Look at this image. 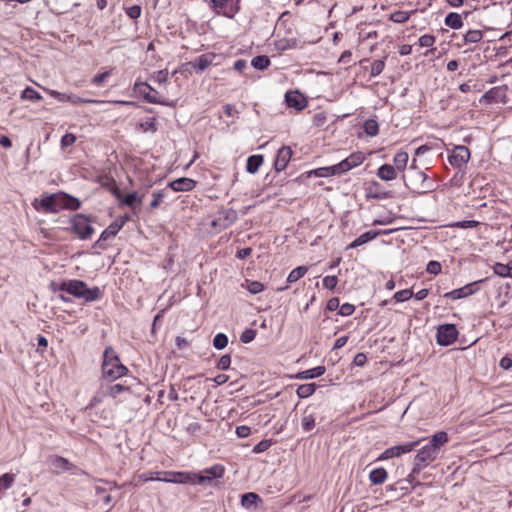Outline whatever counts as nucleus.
I'll return each instance as SVG.
<instances>
[{
    "label": "nucleus",
    "instance_id": "obj_1",
    "mask_svg": "<svg viewBox=\"0 0 512 512\" xmlns=\"http://www.w3.org/2000/svg\"><path fill=\"white\" fill-rule=\"evenodd\" d=\"M448 441V434L445 431H438L432 436L426 445L417 451V454L414 457V465L412 471L408 475V480L410 482H412V478L416 474H419L422 469L437 459L441 447L444 446Z\"/></svg>",
    "mask_w": 512,
    "mask_h": 512
},
{
    "label": "nucleus",
    "instance_id": "obj_2",
    "mask_svg": "<svg viewBox=\"0 0 512 512\" xmlns=\"http://www.w3.org/2000/svg\"><path fill=\"white\" fill-rule=\"evenodd\" d=\"M50 286L53 291L67 292L74 297L84 299L85 302L97 301L103 296V292L99 287L89 288L82 280H68L60 284L52 282Z\"/></svg>",
    "mask_w": 512,
    "mask_h": 512
},
{
    "label": "nucleus",
    "instance_id": "obj_3",
    "mask_svg": "<svg viewBox=\"0 0 512 512\" xmlns=\"http://www.w3.org/2000/svg\"><path fill=\"white\" fill-rule=\"evenodd\" d=\"M128 373V368L123 365L112 348L107 347L103 355L102 377L109 381H115Z\"/></svg>",
    "mask_w": 512,
    "mask_h": 512
},
{
    "label": "nucleus",
    "instance_id": "obj_4",
    "mask_svg": "<svg viewBox=\"0 0 512 512\" xmlns=\"http://www.w3.org/2000/svg\"><path fill=\"white\" fill-rule=\"evenodd\" d=\"M402 179L407 188L417 193H425L432 188V181L422 170L408 171Z\"/></svg>",
    "mask_w": 512,
    "mask_h": 512
},
{
    "label": "nucleus",
    "instance_id": "obj_5",
    "mask_svg": "<svg viewBox=\"0 0 512 512\" xmlns=\"http://www.w3.org/2000/svg\"><path fill=\"white\" fill-rule=\"evenodd\" d=\"M73 232L82 240L90 239L94 233V228L90 224V219L81 213L74 215L71 219Z\"/></svg>",
    "mask_w": 512,
    "mask_h": 512
},
{
    "label": "nucleus",
    "instance_id": "obj_6",
    "mask_svg": "<svg viewBox=\"0 0 512 512\" xmlns=\"http://www.w3.org/2000/svg\"><path fill=\"white\" fill-rule=\"evenodd\" d=\"M61 192L42 197L39 201L35 200L33 206L38 211L45 213H57L61 210Z\"/></svg>",
    "mask_w": 512,
    "mask_h": 512
},
{
    "label": "nucleus",
    "instance_id": "obj_7",
    "mask_svg": "<svg viewBox=\"0 0 512 512\" xmlns=\"http://www.w3.org/2000/svg\"><path fill=\"white\" fill-rule=\"evenodd\" d=\"M423 440L424 439L421 438L416 441L407 442V443H404L401 445L389 447L380 454V456L377 458V460H387V459H390L393 457H399L402 454L409 453V452L413 451L417 446H419Z\"/></svg>",
    "mask_w": 512,
    "mask_h": 512
},
{
    "label": "nucleus",
    "instance_id": "obj_8",
    "mask_svg": "<svg viewBox=\"0 0 512 512\" xmlns=\"http://www.w3.org/2000/svg\"><path fill=\"white\" fill-rule=\"evenodd\" d=\"M458 336V331L454 324H443L437 329L436 341L440 346H449L453 344Z\"/></svg>",
    "mask_w": 512,
    "mask_h": 512
},
{
    "label": "nucleus",
    "instance_id": "obj_9",
    "mask_svg": "<svg viewBox=\"0 0 512 512\" xmlns=\"http://www.w3.org/2000/svg\"><path fill=\"white\" fill-rule=\"evenodd\" d=\"M240 0H211L212 6L218 14L233 17L239 11Z\"/></svg>",
    "mask_w": 512,
    "mask_h": 512
},
{
    "label": "nucleus",
    "instance_id": "obj_10",
    "mask_svg": "<svg viewBox=\"0 0 512 512\" xmlns=\"http://www.w3.org/2000/svg\"><path fill=\"white\" fill-rule=\"evenodd\" d=\"M470 156V150L466 146L458 145L454 147L448 160L453 167L461 169L469 161Z\"/></svg>",
    "mask_w": 512,
    "mask_h": 512
},
{
    "label": "nucleus",
    "instance_id": "obj_11",
    "mask_svg": "<svg viewBox=\"0 0 512 512\" xmlns=\"http://www.w3.org/2000/svg\"><path fill=\"white\" fill-rule=\"evenodd\" d=\"M237 219V213L233 209H223L217 213V216L212 220L211 226L219 228L220 230L231 226Z\"/></svg>",
    "mask_w": 512,
    "mask_h": 512
},
{
    "label": "nucleus",
    "instance_id": "obj_12",
    "mask_svg": "<svg viewBox=\"0 0 512 512\" xmlns=\"http://www.w3.org/2000/svg\"><path fill=\"white\" fill-rule=\"evenodd\" d=\"M480 282L481 281H475V282L469 283L461 288L454 289L450 292H447L443 296L445 298L452 299V300L466 298V297L474 294L479 289L478 284Z\"/></svg>",
    "mask_w": 512,
    "mask_h": 512
},
{
    "label": "nucleus",
    "instance_id": "obj_13",
    "mask_svg": "<svg viewBox=\"0 0 512 512\" xmlns=\"http://www.w3.org/2000/svg\"><path fill=\"white\" fill-rule=\"evenodd\" d=\"M216 58H217V55L215 53L208 52V53L198 56L193 61L187 62L186 65L194 68L198 73H202L210 65L213 64V62Z\"/></svg>",
    "mask_w": 512,
    "mask_h": 512
},
{
    "label": "nucleus",
    "instance_id": "obj_14",
    "mask_svg": "<svg viewBox=\"0 0 512 512\" xmlns=\"http://www.w3.org/2000/svg\"><path fill=\"white\" fill-rule=\"evenodd\" d=\"M506 86H497L487 91L480 99V102L484 101L487 104L491 103H506Z\"/></svg>",
    "mask_w": 512,
    "mask_h": 512
},
{
    "label": "nucleus",
    "instance_id": "obj_15",
    "mask_svg": "<svg viewBox=\"0 0 512 512\" xmlns=\"http://www.w3.org/2000/svg\"><path fill=\"white\" fill-rule=\"evenodd\" d=\"M123 222L114 221L112 222L100 235L99 239L95 242L94 246L100 249H105L103 244L104 241L115 237L118 232L122 229Z\"/></svg>",
    "mask_w": 512,
    "mask_h": 512
},
{
    "label": "nucleus",
    "instance_id": "obj_16",
    "mask_svg": "<svg viewBox=\"0 0 512 512\" xmlns=\"http://www.w3.org/2000/svg\"><path fill=\"white\" fill-rule=\"evenodd\" d=\"M147 90L142 91L144 99L151 104H159L163 106L173 107L175 104L173 101H168L158 95V92L147 83L142 84Z\"/></svg>",
    "mask_w": 512,
    "mask_h": 512
},
{
    "label": "nucleus",
    "instance_id": "obj_17",
    "mask_svg": "<svg viewBox=\"0 0 512 512\" xmlns=\"http://www.w3.org/2000/svg\"><path fill=\"white\" fill-rule=\"evenodd\" d=\"M292 154H293L292 149L289 146H282L278 150L276 159L274 162V168L277 172H281L287 167V165L292 157Z\"/></svg>",
    "mask_w": 512,
    "mask_h": 512
},
{
    "label": "nucleus",
    "instance_id": "obj_18",
    "mask_svg": "<svg viewBox=\"0 0 512 512\" xmlns=\"http://www.w3.org/2000/svg\"><path fill=\"white\" fill-rule=\"evenodd\" d=\"M195 186H196L195 180H193L191 178H187V177H182V178H178L174 181H171L168 184L167 188H170L176 192H188V191L193 190Z\"/></svg>",
    "mask_w": 512,
    "mask_h": 512
},
{
    "label": "nucleus",
    "instance_id": "obj_19",
    "mask_svg": "<svg viewBox=\"0 0 512 512\" xmlns=\"http://www.w3.org/2000/svg\"><path fill=\"white\" fill-rule=\"evenodd\" d=\"M172 478L161 479L168 483L195 485V472H171Z\"/></svg>",
    "mask_w": 512,
    "mask_h": 512
},
{
    "label": "nucleus",
    "instance_id": "obj_20",
    "mask_svg": "<svg viewBox=\"0 0 512 512\" xmlns=\"http://www.w3.org/2000/svg\"><path fill=\"white\" fill-rule=\"evenodd\" d=\"M285 101L288 107L295 108L298 111L303 110L307 105L306 99L298 92H287Z\"/></svg>",
    "mask_w": 512,
    "mask_h": 512
},
{
    "label": "nucleus",
    "instance_id": "obj_21",
    "mask_svg": "<svg viewBox=\"0 0 512 512\" xmlns=\"http://www.w3.org/2000/svg\"><path fill=\"white\" fill-rule=\"evenodd\" d=\"M50 465L57 474L71 470L74 465L66 458L54 456L50 459Z\"/></svg>",
    "mask_w": 512,
    "mask_h": 512
},
{
    "label": "nucleus",
    "instance_id": "obj_22",
    "mask_svg": "<svg viewBox=\"0 0 512 512\" xmlns=\"http://www.w3.org/2000/svg\"><path fill=\"white\" fill-rule=\"evenodd\" d=\"M61 210L69 209V210H77L81 207V201L67 193L61 192Z\"/></svg>",
    "mask_w": 512,
    "mask_h": 512
},
{
    "label": "nucleus",
    "instance_id": "obj_23",
    "mask_svg": "<svg viewBox=\"0 0 512 512\" xmlns=\"http://www.w3.org/2000/svg\"><path fill=\"white\" fill-rule=\"evenodd\" d=\"M144 195L140 196L137 192L133 191L128 193L125 197H121L120 204L126 205L133 210L136 209L138 205H140L143 202Z\"/></svg>",
    "mask_w": 512,
    "mask_h": 512
},
{
    "label": "nucleus",
    "instance_id": "obj_24",
    "mask_svg": "<svg viewBox=\"0 0 512 512\" xmlns=\"http://www.w3.org/2000/svg\"><path fill=\"white\" fill-rule=\"evenodd\" d=\"M377 176L384 181H391L396 179L397 170L390 164H383L377 170Z\"/></svg>",
    "mask_w": 512,
    "mask_h": 512
},
{
    "label": "nucleus",
    "instance_id": "obj_25",
    "mask_svg": "<svg viewBox=\"0 0 512 512\" xmlns=\"http://www.w3.org/2000/svg\"><path fill=\"white\" fill-rule=\"evenodd\" d=\"M409 155L406 151L399 150L393 157L394 168L399 172H404L407 167Z\"/></svg>",
    "mask_w": 512,
    "mask_h": 512
},
{
    "label": "nucleus",
    "instance_id": "obj_26",
    "mask_svg": "<svg viewBox=\"0 0 512 512\" xmlns=\"http://www.w3.org/2000/svg\"><path fill=\"white\" fill-rule=\"evenodd\" d=\"M388 477L387 471L382 468H374L369 473V480L373 485H381L383 484Z\"/></svg>",
    "mask_w": 512,
    "mask_h": 512
},
{
    "label": "nucleus",
    "instance_id": "obj_27",
    "mask_svg": "<svg viewBox=\"0 0 512 512\" xmlns=\"http://www.w3.org/2000/svg\"><path fill=\"white\" fill-rule=\"evenodd\" d=\"M326 369L324 366H317L312 369L298 372L295 376L296 379H314L322 376Z\"/></svg>",
    "mask_w": 512,
    "mask_h": 512
},
{
    "label": "nucleus",
    "instance_id": "obj_28",
    "mask_svg": "<svg viewBox=\"0 0 512 512\" xmlns=\"http://www.w3.org/2000/svg\"><path fill=\"white\" fill-rule=\"evenodd\" d=\"M200 473L204 474L205 476H209L211 479L216 481L224 476L225 467L221 464H215L209 468H205L204 470L200 471Z\"/></svg>",
    "mask_w": 512,
    "mask_h": 512
},
{
    "label": "nucleus",
    "instance_id": "obj_29",
    "mask_svg": "<svg viewBox=\"0 0 512 512\" xmlns=\"http://www.w3.org/2000/svg\"><path fill=\"white\" fill-rule=\"evenodd\" d=\"M444 23L451 29H460L463 26L462 16L456 12H450L446 15Z\"/></svg>",
    "mask_w": 512,
    "mask_h": 512
},
{
    "label": "nucleus",
    "instance_id": "obj_30",
    "mask_svg": "<svg viewBox=\"0 0 512 512\" xmlns=\"http://www.w3.org/2000/svg\"><path fill=\"white\" fill-rule=\"evenodd\" d=\"M391 231L389 230H379V231H367L363 234H361L359 237L356 238L357 240V243H359V245H364L370 241H372L373 239H375L377 236L379 235H387L389 234Z\"/></svg>",
    "mask_w": 512,
    "mask_h": 512
},
{
    "label": "nucleus",
    "instance_id": "obj_31",
    "mask_svg": "<svg viewBox=\"0 0 512 512\" xmlns=\"http://www.w3.org/2000/svg\"><path fill=\"white\" fill-rule=\"evenodd\" d=\"M263 160L264 158L262 155L249 156L246 163L247 172L255 174L259 170V167L262 165Z\"/></svg>",
    "mask_w": 512,
    "mask_h": 512
},
{
    "label": "nucleus",
    "instance_id": "obj_32",
    "mask_svg": "<svg viewBox=\"0 0 512 512\" xmlns=\"http://www.w3.org/2000/svg\"><path fill=\"white\" fill-rule=\"evenodd\" d=\"M260 501V496L254 492H248L241 496V505L246 509L256 506Z\"/></svg>",
    "mask_w": 512,
    "mask_h": 512
},
{
    "label": "nucleus",
    "instance_id": "obj_33",
    "mask_svg": "<svg viewBox=\"0 0 512 512\" xmlns=\"http://www.w3.org/2000/svg\"><path fill=\"white\" fill-rule=\"evenodd\" d=\"M105 390H103V395H108L110 397L116 398L118 395L125 391H129V387L124 384H114L104 386Z\"/></svg>",
    "mask_w": 512,
    "mask_h": 512
},
{
    "label": "nucleus",
    "instance_id": "obj_34",
    "mask_svg": "<svg viewBox=\"0 0 512 512\" xmlns=\"http://www.w3.org/2000/svg\"><path fill=\"white\" fill-rule=\"evenodd\" d=\"M316 418L308 410H305L301 418V427L304 432H309L315 427Z\"/></svg>",
    "mask_w": 512,
    "mask_h": 512
},
{
    "label": "nucleus",
    "instance_id": "obj_35",
    "mask_svg": "<svg viewBox=\"0 0 512 512\" xmlns=\"http://www.w3.org/2000/svg\"><path fill=\"white\" fill-rule=\"evenodd\" d=\"M365 160V155L363 152H353L351 153L347 158H345V161L348 162L349 169H353L359 165H361Z\"/></svg>",
    "mask_w": 512,
    "mask_h": 512
},
{
    "label": "nucleus",
    "instance_id": "obj_36",
    "mask_svg": "<svg viewBox=\"0 0 512 512\" xmlns=\"http://www.w3.org/2000/svg\"><path fill=\"white\" fill-rule=\"evenodd\" d=\"M315 390H316V384L315 383H307V384L300 385L297 388L296 393H297V396L299 398L304 399V398H308L311 395H313Z\"/></svg>",
    "mask_w": 512,
    "mask_h": 512
},
{
    "label": "nucleus",
    "instance_id": "obj_37",
    "mask_svg": "<svg viewBox=\"0 0 512 512\" xmlns=\"http://www.w3.org/2000/svg\"><path fill=\"white\" fill-rule=\"evenodd\" d=\"M271 61L266 55H258L251 61V65L257 70H264L269 67Z\"/></svg>",
    "mask_w": 512,
    "mask_h": 512
},
{
    "label": "nucleus",
    "instance_id": "obj_38",
    "mask_svg": "<svg viewBox=\"0 0 512 512\" xmlns=\"http://www.w3.org/2000/svg\"><path fill=\"white\" fill-rule=\"evenodd\" d=\"M307 271H308L307 266L296 267L289 273V275L287 277V282L294 283V282L298 281L300 278H302L307 273Z\"/></svg>",
    "mask_w": 512,
    "mask_h": 512
},
{
    "label": "nucleus",
    "instance_id": "obj_39",
    "mask_svg": "<svg viewBox=\"0 0 512 512\" xmlns=\"http://www.w3.org/2000/svg\"><path fill=\"white\" fill-rule=\"evenodd\" d=\"M483 38V33L481 30H469L464 35V44H472L478 43Z\"/></svg>",
    "mask_w": 512,
    "mask_h": 512
},
{
    "label": "nucleus",
    "instance_id": "obj_40",
    "mask_svg": "<svg viewBox=\"0 0 512 512\" xmlns=\"http://www.w3.org/2000/svg\"><path fill=\"white\" fill-rule=\"evenodd\" d=\"M20 97L22 100H29L35 102L42 100V96L35 89L29 86L22 91Z\"/></svg>",
    "mask_w": 512,
    "mask_h": 512
},
{
    "label": "nucleus",
    "instance_id": "obj_41",
    "mask_svg": "<svg viewBox=\"0 0 512 512\" xmlns=\"http://www.w3.org/2000/svg\"><path fill=\"white\" fill-rule=\"evenodd\" d=\"M364 131L368 136H376L379 132L378 122L374 119H368L364 123Z\"/></svg>",
    "mask_w": 512,
    "mask_h": 512
},
{
    "label": "nucleus",
    "instance_id": "obj_42",
    "mask_svg": "<svg viewBox=\"0 0 512 512\" xmlns=\"http://www.w3.org/2000/svg\"><path fill=\"white\" fill-rule=\"evenodd\" d=\"M242 287H245L251 294H258L264 290L263 283L259 281L246 280Z\"/></svg>",
    "mask_w": 512,
    "mask_h": 512
},
{
    "label": "nucleus",
    "instance_id": "obj_43",
    "mask_svg": "<svg viewBox=\"0 0 512 512\" xmlns=\"http://www.w3.org/2000/svg\"><path fill=\"white\" fill-rule=\"evenodd\" d=\"M167 189L168 188L153 192V194H152L153 199L150 202L151 209H156L160 206V204L163 202L164 198L166 197Z\"/></svg>",
    "mask_w": 512,
    "mask_h": 512
},
{
    "label": "nucleus",
    "instance_id": "obj_44",
    "mask_svg": "<svg viewBox=\"0 0 512 512\" xmlns=\"http://www.w3.org/2000/svg\"><path fill=\"white\" fill-rule=\"evenodd\" d=\"M411 13L412 12L401 10L395 11L390 15L389 19L394 23H405L406 21L409 20Z\"/></svg>",
    "mask_w": 512,
    "mask_h": 512
},
{
    "label": "nucleus",
    "instance_id": "obj_45",
    "mask_svg": "<svg viewBox=\"0 0 512 512\" xmlns=\"http://www.w3.org/2000/svg\"><path fill=\"white\" fill-rule=\"evenodd\" d=\"M512 269V262L508 265L502 263H496L493 266L494 273L501 277H507L510 275V270Z\"/></svg>",
    "mask_w": 512,
    "mask_h": 512
},
{
    "label": "nucleus",
    "instance_id": "obj_46",
    "mask_svg": "<svg viewBox=\"0 0 512 512\" xmlns=\"http://www.w3.org/2000/svg\"><path fill=\"white\" fill-rule=\"evenodd\" d=\"M335 167L334 165L332 166H326V167H320V168H317L313 171L314 175L317 176V177H323V178H326V177H330V176H335L337 175L336 174V171H334Z\"/></svg>",
    "mask_w": 512,
    "mask_h": 512
},
{
    "label": "nucleus",
    "instance_id": "obj_47",
    "mask_svg": "<svg viewBox=\"0 0 512 512\" xmlns=\"http://www.w3.org/2000/svg\"><path fill=\"white\" fill-rule=\"evenodd\" d=\"M227 344H228V337L226 334L218 333L215 335V337L213 339L214 348H216L217 350H222L227 346Z\"/></svg>",
    "mask_w": 512,
    "mask_h": 512
},
{
    "label": "nucleus",
    "instance_id": "obj_48",
    "mask_svg": "<svg viewBox=\"0 0 512 512\" xmlns=\"http://www.w3.org/2000/svg\"><path fill=\"white\" fill-rule=\"evenodd\" d=\"M196 484H199V485H202V486H216L217 483L211 479V477L209 476H205L204 474L202 473H196L195 475V485Z\"/></svg>",
    "mask_w": 512,
    "mask_h": 512
},
{
    "label": "nucleus",
    "instance_id": "obj_49",
    "mask_svg": "<svg viewBox=\"0 0 512 512\" xmlns=\"http://www.w3.org/2000/svg\"><path fill=\"white\" fill-rule=\"evenodd\" d=\"M15 481V475L11 473H5L2 476H0V490L2 489H9L12 487L13 483Z\"/></svg>",
    "mask_w": 512,
    "mask_h": 512
},
{
    "label": "nucleus",
    "instance_id": "obj_50",
    "mask_svg": "<svg viewBox=\"0 0 512 512\" xmlns=\"http://www.w3.org/2000/svg\"><path fill=\"white\" fill-rule=\"evenodd\" d=\"M384 68H385V61L383 59L375 60L371 64L370 75L372 77H376L383 72Z\"/></svg>",
    "mask_w": 512,
    "mask_h": 512
},
{
    "label": "nucleus",
    "instance_id": "obj_51",
    "mask_svg": "<svg viewBox=\"0 0 512 512\" xmlns=\"http://www.w3.org/2000/svg\"><path fill=\"white\" fill-rule=\"evenodd\" d=\"M103 390H105L104 386L101 385L100 391H98L90 400L89 404L87 405L86 409H91L98 404H100L103 401V398L106 395H103Z\"/></svg>",
    "mask_w": 512,
    "mask_h": 512
},
{
    "label": "nucleus",
    "instance_id": "obj_52",
    "mask_svg": "<svg viewBox=\"0 0 512 512\" xmlns=\"http://www.w3.org/2000/svg\"><path fill=\"white\" fill-rule=\"evenodd\" d=\"M436 38L431 34H425L419 37L418 44L420 47H432L435 44Z\"/></svg>",
    "mask_w": 512,
    "mask_h": 512
},
{
    "label": "nucleus",
    "instance_id": "obj_53",
    "mask_svg": "<svg viewBox=\"0 0 512 512\" xmlns=\"http://www.w3.org/2000/svg\"><path fill=\"white\" fill-rule=\"evenodd\" d=\"M256 334L257 332L254 329H245L240 335V341L245 344L250 343L255 339Z\"/></svg>",
    "mask_w": 512,
    "mask_h": 512
},
{
    "label": "nucleus",
    "instance_id": "obj_54",
    "mask_svg": "<svg viewBox=\"0 0 512 512\" xmlns=\"http://www.w3.org/2000/svg\"><path fill=\"white\" fill-rule=\"evenodd\" d=\"M104 187H106L112 195L117 198L118 200L122 197L121 190L117 187L115 181L113 179L109 180L107 183L103 184Z\"/></svg>",
    "mask_w": 512,
    "mask_h": 512
},
{
    "label": "nucleus",
    "instance_id": "obj_55",
    "mask_svg": "<svg viewBox=\"0 0 512 512\" xmlns=\"http://www.w3.org/2000/svg\"><path fill=\"white\" fill-rule=\"evenodd\" d=\"M413 296V292L412 290L410 289H404V290H400V291H397L393 298L397 301V302H404L406 300H409L411 297Z\"/></svg>",
    "mask_w": 512,
    "mask_h": 512
},
{
    "label": "nucleus",
    "instance_id": "obj_56",
    "mask_svg": "<svg viewBox=\"0 0 512 512\" xmlns=\"http://www.w3.org/2000/svg\"><path fill=\"white\" fill-rule=\"evenodd\" d=\"M141 7L139 5H132L125 9L127 16L131 19H137L141 16Z\"/></svg>",
    "mask_w": 512,
    "mask_h": 512
},
{
    "label": "nucleus",
    "instance_id": "obj_57",
    "mask_svg": "<svg viewBox=\"0 0 512 512\" xmlns=\"http://www.w3.org/2000/svg\"><path fill=\"white\" fill-rule=\"evenodd\" d=\"M272 445V441L271 440H262L260 441L259 443H257L254 447H253V452L254 453H262V452H265L266 450H268Z\"/></svg>",
    "mask_w": 512,
    "mask_h": 512
},
{
    "label": "nucleus",
    "instance_id": "obj_58",
    "mask_svg": "<svg viewBox=\"0 0 512 512\" xmlns=\"http://www.w3.org/2000/svg\"><path fill=\"white\" fill-rule=\"evenodd\" d=\"M338 283L337 276L328 275L323 279V286L329 290H333Z\"/></svg>",
    "mask_w": 512,
    "mask_h": 512
},
{
    "label": "nucleus",
    "instance_id": "obj_59",
    "mask_svg": "<svg viewBox=\"0 0 512 512\" xmlns=\"http://www.w3.org/2000/svg\"><path fill=\"white\" fill-rule=\"evenodd\" d=\"M355 306L350 303H344L339 307V314L341 316H350L354 313Z\"/></svg>",
    "mask_w": 512,
    "mask_h": 512
},
{
    "label": "nucleus",
    "instance_id": "obj_60",
    "mask_svg": "<svg viewBox=\"0 0 512 512\" xmlns=\"http://www.w3.org/2000/svg\"><path fill=\"white\" fill-rule=\"evenodd\" d=\"M230 364H231V357L229 354H225L220 357V359L217 363V368L220 370H227V369H229Z\"/></svg>",
    "mask_w": 512,
    "mask_h": 512
},
{
    "label": "nucleus",
    "instance_id": "obj_61",
    "mask_svg": "<svg viewBox=\"0 0 512 512\" xmlns=\"http://www.w3.org/2000/svg\"><path fill=\"white\" fill-rule=\"evenodd\" d=\"M426 271L430 274L437 275L441 272V264L438 261H429Z\"/></svg>",
    "mask_w": 512,
    "mask_h": 512
},
{
    "label": "nucleus",
    "instance_id": "obj_62",
    "mask_svg": "<svg viewBox=\"0 0 512 512\" xmlns=\"http://www.w3.org/2000/svg\"><path fill=\"white\" fill-rule=\"evenodd\" d=\"M75 141H76V136L74 134L66 133L61 138V147L62 148L69 147V146L73 145L75 143Z\"/></svg>",
    "mask_w": 512,
    "mask_h": 512
},
{
    "label": "nucleus",
    "instance_id": "obj_63",
    "mask_svg": "<svg viewBox=\"0 0 512 512\" xmlns=\"http://www.w3.org/2000/svg\"><path fill=\"white\" fill-rule=\"evenodd\" d=\"M348 164L349 163L346 162L345 159H344V160H342L339 163L334 165V167H335L334 171H336L337 175H341L343 173H346V172L350 171Z\"/></svg>",
    "mask_w": 512,
    "mask_h": 512
},
{
    "label": "nucleus",
    "instance_id": "obj_64",
    "mask_svg": "<svg viewBox=\"0 0 512 512\" xmlns=\"http://www.w3.org/2000/svg\"><path fill=\"white\" fill-rule=\"evenodd\" d=\"M109 75H110L109 71H105L103 73L97 74L92 79V83L96 86H101Z\"/></svg>",
    "mask_w": 512,
    "mask_h": 512
}]
</instances>
